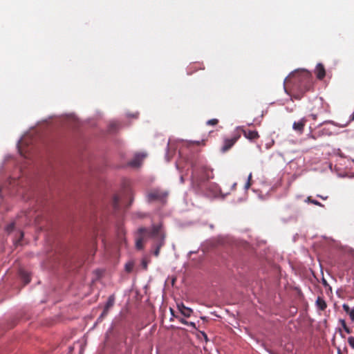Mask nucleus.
Segmentation results:
<instances>
[{"label": "nucleus", "instance_id": "obj_8", "mask_svg": "<svg viewBox=\"0 0 354 354\" xmlns=\"http://www.w3.org/2000/svg\"><path fill=\"white\" fill-rule=\"evenodd\" d=\"M307 119L306 118H302L297 122H295L292 124V129L299 133H302L304 131V127L306 124Z\"/></svg>", "mask_w": 354, "mask_h": 354}, {"label": "nucleus", "instance_id": "obj_10", "mask_svg": "<svg viewBox=\"0 0 354 354\" xmlns=\"http://www.w3.org/2000/svg\"><path fill=\"white\" fill-rule=\"evenodd\" d=\"M315 73L317 79L322 80L326 75V71L322 64H318L316 66Z\"/></svg>", "mask_w": 354, "mask_h": 354}, {"label": "nucleus", "instance_id": "obj_30", "mask_svg": "<svg viewBox=\"0 0 354 354\" xmlns=\"http://www.w3.org/2000/svg\"><path fill=\"white\" fill-rule=\"evenodd\" d=\"M317 197L321 198L323 200H326L328 198V196H324L321 195H317Z\"/></svg>", "mask_w": 354, "mask_h": 354}, {"label": "nucleus", "instance_id": "obj_13", "mask_svg": "<svg viewBox=\"0 0 354 354\" xmlns=\"http://www.w3.org/2000/svg\"><path fill=\"white\" fill-rule=\"evenodd\" d=\"M114 303H115V297H114V295H112L109 297L104 308L109 310L111 308H112L113 306Z\"/></svg>", "mask_w": 354, "mask_h": 354}, {"label": "nucleus", "instance_id": "obj_29", "mask_svg": "<svg viewBox=\"0 0 354 354\" xmlns=\"http://www.w3.org/2000/svg\"><path fill=\"white\" fill-rule=\"evenodd\" d=\"M137 216L139 218H143V217L146 216V214H143V213H137Z\"/></svg>", "mask_w": 354, "mask_h": 354}, {"label": "nucleus", "instance_id": "obj_31", "mask_svg": "<svg viewBox=\"0 0 354 354\" xmlns=\"http://www.w3.org/2000/svg\"><path fill=\"white\" fill-rule=\"evenodd\" d=\"M313 120H315L317 119V115L316 114H311L310 115Z\"/></svg>", "mask_w": 354, "mask_h": 354}, {"label": "nucleus", "instance_id": "obj_36", "mask_svg": "<svg viewBox=\"0 0 354 354\" xmlns=\"http://www.w3.org/2000/svg\"><path fill=\"white\" fill-rule=\"evenodd\" d=\"M323 284L324 286H327L328 285L327 281L324 279H323Z\"/></svg>", "mask_w": 354, "mask_h": 354}, {"label": "nucleus", "instance_id": "obj_33", "mask_svg": "<svg viewBox=\"0 0 354 354\" xmlns=\"http://www.w3.org/2000/svg\"><path fill=\"white\" fill-rule=\"evenodd\" d=\"M202 334H203V338H205V340H207V335L205 333H203V332L202 333Z\"/></svg>", "mask_w": 354, "mask_h": 354}, {"label": "nucleus", "instance_id": "obj_34", "mask_svg": "<svg viewBox=\"0 0 354 354\" xmlns=\"http://www.w3.org/2000/svg\"><path fill=\"white\" fill-rule=\"evenodd\" d=\"M351 121H353L354 120V113L351 115V119H350Z\"/></svg>", "mask_w": 354, "mask_h": 354}, {"label": "nucleus", "instance_id": "obj_11", "mask_svg": "<svg viewBox=\"0 0 354 354\" xmlns=\"http://www.w3.org/2000/svg\"><path fill=\"white\" fill-rule=\"evenodd\" d=\"M316 305L317 308L321 310H324L327 308V304L325 300L321 297H317L316 301Z\"/></svg>", "mask_w": 354, "mask_h": 354}, {"label": "nucleus", "instance_id": "obj_38", "mask_svg": "<svg viewBox=\"0 0 354 354\" xmlns=\"http://www.w3.org/2000/svg\"><path fill=\"white\" fill-rule=\"evenodd\" d=\"M170 311H171V315H174V310H173V309H172V308H170Z\"/></svg>", "mask_w": 354, "mask_h": 354}, {"label": "nucleus", "instance_id": "obj_21", "mask_svg": "<svg viewBox=\"0 0 354 354\" xmlns=\"http://www.w3.org/2000/svg\"><path fill=\"white\" fill-rule=\"evenodd\" d=\"M348 343L349 346L354 349V337L351 336L348 338Z\"/></svg>", "mask_w": 354, "mask_h": 354}, {"label": "nucleus", "instance_id": "obj_28", "mask_svg": "<svg viewBox=\"0 0 354 354\" xmlns=\"http://www.w3.org/2000/svg\"><path fill=\"white\" fill-rule=\"evenodd\" d=\"M14 228V224H10L7 227V230L8 231H11L12 230V229Z\"/></svg>", "mask_w": 354, "mask_h": 354}, {"label": "nucleus", "instance_id": "obj_1", "mask_svg": "<svg viewBox=\"0 0 354 354\" xmlns=\"http://www.w3.org/2000/svg\"><path fill=\"white\" fill-rule=\"evenodd\" d=\"M286 93L296 100H300L304 93L313 88L311 73L306 70H296L284 80Z\"/></svg>", "mask_w": 354, "mask_h": 354}, {"label": "nucleus", "instance_id": "obj_20", "mask_svg": "<svg viewBox=\"0 0 354 354\" xmlns=\"http://www.w3.org/2000/svg\"><path fill=\"white\" fill-rule=\"evenodd\" d=\"M218 123V120L215 118L209 120L207 122V124H208V125H216Z\"/></svg>", "mask_w": 354, "mask_h": 354}, {"label": "nucleus", "instance_id": "obj_25", "mask_svg": "<svg viewBox=\"0 0 354 354\" xmlns=\"http://www.w3.org/2000/svg\"><path fill=\"white\" fill-rule=\"evenodd\" d=\"M133 268V264L132 263H127L126 265V270L127 272H131Z\"/></svg>", "mask_w": 354, "mask_h": 354}, {"label": "nucleus", "instance_id": "obj_19", "mask_svg": "<svg viewBox=\"0 0 354 354\" xmlns=\"http://www.w3.org/2000/svg\"><path fill=\"white\" fill-rule=\"evenodd\" d=\"M307 201L308 202H310V203L314 204L315 205L320 206V207L323 206V205L321 203H319V201H317L316 200L313 199L310 196L308 197Z\"/></svg>", "mask_w": 354, "mask_h": 354}, {"label": "nucleus", "instance_id": "obj_39", "mask_svg": "<svg viewBox=\"0 0 354 354\" xmlns=\"http://www.w3.org/2000/svg\"><path fill=\"white\" fill-rule=\"evenodd\" d=\"M193 73V71H189L188 74H192Z\"/></svg>", "mask_w": 354, "mask_h": 354}, {"label": "nucleus", "instance_id": "obj_18", "mask_svg": "<svg viewBox=\"0 0 354 354\" xmlns=\"http://www.w3.org/2000/svg\"><path fill=\"white\" fill-rule=\"evenodd\" d=\"M340 323L346 333H347L348 334L351 333V330L347 326L345 320L340 319Z\"/></svg>", "mask_w": 354, "mask_h": 354}, {"label": "nucleus", "instance_id": "obj_5", "mask_svg": "<svg viewBox=\"0 0 354 354\" xmlns=\"http://www.w3.org/2000/svg\"><path fill=\"white\" fill-rule=\"evenodd\" d=\"M240 138L241 132H239V129H236L230 138L224 139L223 145L221 147V151L225 153L230 150Z\"/></svg>", "mask_w": 354, "mask_h": 354}, {"label": "nucleus", "instance_id": "obj_3", "mask_svg": "<svg viewBox=\"0 0 354 354\" xmlns=\"http://www.w3.org/2000/svg\"><path fill=\"white\" fill-rule=\"evenodd\" d=\"M138 233L142 235H147L155 240V243L162 242L165 243V232L162 228L161 223L158 225H153L150 229L141 227L138 230Z\"/></svg>", "mask_w": 354, "mask_h": 354}, {"label": "nucleus", "instance_id": "obj_35", "mask_svg": "<svg viewBox=\"0 0 354 354\" xmlns=\"http://www.w3.org/2000/svg\"><path fill=\"white\" fill-rule=\"evenodd\" d=\"M180 182L181 183H184L185 182L184 177L183 176L180 177Z\"/></svg>", "mask_w": 354, "mask_h": 354}, {"label": "nucleus", "instance_id": "obj_27", "mask_svg": "<svg viewBox=\"0 0 354 354\" xmlns=\"http://www.w3.org/2000/svg\"><path fill=\"white\" fill-rule=\"evenodd\" d=\"M179 321H180L182 324H185V325H188V324H189V322L186 321V320H185V319H183V318H180V319H179Z\"/></svg>", "mask_w": 354, "mask_h": 354}, {"label": "nucleus", "instance_id": "obj_26", "mask_svg": "<svg viewBox=\"0 0 354 354\" xmlns=\"http://www.w3.org/2000/svg\"><path fill=\"white\" fill-rule=\"evenodd\" d=\"M349 317L352 321H354V309H353L349 313Z\"/></svg>", "mask_w": 354, "mask_h": 354}, {"label": "nucleus", "instance_id": "obj_17", "mask_svg": "<svg viewBox=\"0 0 354 354\" xmlns=\"http://www.w3.org/2000/svg\"><path fill=\"white\" fill-rule=\"evenodd\" d=\"M124 193L127 195V196H129L130 198V202H129V203L128 204V205L127 207H129L131 205V203H132V202L133 201L132 191H131V189L130 188H126L124 189Z\"/></svg>", "mask_w": 354, "mask_h": 354}, {"label": "nucleus", "instance_id": "obj_12", "mask_svg": "<svg viewBox=\"0 0 354 354\" xmlns=\"http://www.w3.org/2000/svg\"><path fill=\"white\" fill-rule=\"evenodd\" d=\"M19 274L25 284H28L30 281V277L28 272H26L24 270H21L19 271Z\"/></svg>", "mask_w": 354, "mask_h": 354}, {"label": "nucleus", "instance_id": "obj_4", "mask_svg": "<svg viewBox=\"0 0 354 354\" xmlns=\"http://www.w3.org/2000/svg\"><path fill=\"white\" fill-rule=\"evenodd\" d=\"M168 194V192L165 190L161 189H153L147 194V198L149 202L156 201L165 203Z\"/></svg>", "mask_w": 354, "mask_h": 354}, {"label": "nucleus", "instance_id": "obj_16", "mask_svg": "<svg viewBox=\"0 0 354 354\" xmlns=\"http://www.w3.org/2000/svg\"><path fill=\"white\" fill-rule=\"evenodd\" d=\"M136 248L138 250H142L144 247V238L140 236L136 239Z\"/></svg>", "mask_w": 354, "mask_h": 354}, {"label": "nucleus", "instance_id": "obj_32", "mask_svg": "<svg viewBox=\"0 0 354 354\" xmlns=\"http://www.w3.org/2000/svg\"><path fill=\"white\" fill-rule=\"evenodd\" d=\"M187 326H190L195 328V324L194 322H189V324Z\"/></svg>", "mask_w": 354, "mask_h": 354}, {"label": "nucleus", "instance_id": "obj_24", "mask_svg": "<svg viewBox=\"0 0 354 354\" xmlns=\"http://www.w3.org/2000/svg\"><path fill=\"white\" fill-rule=\"evenodd\" d=\"M109 310V309L104 308V310H103L102 314L100 315V318H103V317H106L108 315Z\"/></svg>", "mask_w": 354, "mask_h": 354}, {"label": "nucleus", "instance_id": "obj_23", "mask_svg": "<svg viewBox=\"0 0 354 354\" xmlns=\"http://www.w3.org/2000/svg\"><path fill=\"white\" fill-rule=\"evenodd\" d=\"M342 308L344 309V310L346 313H349L352 310H351L349 306L346 304H344L342 305Z\"/></svg>", "mask_w": 354, "mask_h": 354}, {"label": "nucleus", "instance_id": "obj_14", "mask_svg": "<svg viewBox=\"0 0 354 354\" xmlns=\"http://www.w3.org/2000/svg\"><path fill=\"white\" fill-rule=\"evenodd\" d=\"M165 245V243L162 242H158L155 243V250L153 252V254L156 257H158L160 254V248Z\"/></svg>", "mask_w": 354, "mask_h": 354}, {"label": "nucleus", "instance_id": "obj_9", "mask_svg": "<svg viewBox=\"0 0 354 354\" xmlns=\"http://www.w3.org/2000/svg\"><path fill=\"white\" fill-rule=\"evenodd\" d=\"M178 309L186 317H189L193 313L192 309L190 308L186 307L183 303H180L177 304Z\"/></svg>", "mask_w": 354, "mask_h": 354}, {"label": "nucleus", "instance_id": "obj_15", "mask_svg": "<svg viewBox=\"0 0 354 354\" xmlns=\"http://www.w3.org/2000/svg\"><path fill=\"white\" fill-rule=\"evenodd\" d=\"M120 198L118 195L114 196L112 201V205L114 209L117 210L119 209V203H120Z\"/></svg>", "mask_w": 354, "mask_h": 354}, {"label": "nucleus", "instance_id": "obj_22", "mask_svg": "<svg viewBox=\"0 0 354 354\" xmlns=\"http://www.w3.org/2000/svg\"><path fill=\"white\" fill-rule=\"evenodd\" d=\"M252 174H250L248 178V182L245 185V189H248L251 186Z\"/></svg>", "mask_w": 354, "mask_h": 354}, {"label": "nucleus", "instance_id": "obj_6", "mask_svg": "<svg viewBox=\"0 0 354 354\" xmlns=\"http://www.w3.org/2000/svg\"><path fill=\"white\" fill-rule=\"evenodd\" d=\"M146 156L147 154L144 153H136L133 158L129 162V165L133 167H140Z\"/></svg>", "mask_w": 354, "mask_h": 354}, {"label": "nucleus", "instance_id": "obj_7", "mask_svg": "<svg viewBox=\"0 0 354 354\" xmlns=\"http://www.w3.org/2000/svg\"><path fill=\"white\" fill-rule=\"evenodd\" d=\"M237 129L242 131L243 136L248 140L253 141L259 138V135L257 131L244 129L243 128H238Z\"/></svg>", "mask_w": 354, "mask_h": 354}, {"label": "nucleus", "instance_id": "obj_37", "mask_svg": "<svg viewBox=\"0 0 354 354\" xmlns=\"http://www.w3.org/2000/svg\"><path fill=\"white\" fill-rule=\"evenodd\" d=\"M142 264H143V267L146 269V268H147V263L143 262V263H142Z\"/></svg>", "mask_w": 354, "mask_h": 354}, {"label": "nucleus", "instance_id": "obj_40", "mask_svg": "<svg viewBox=\"0 0 354 354\" xmlns=\"http://www.w3.org/2000/svg\"><path fill=\"white\" fill-rule=\"evenodd\" d=\"M328 123H333L332 121H327Z\"/></svg>", "mask_w": 354, "mask_h": 354}, {"label": "nucleus", "instance_id": "obj_2", "mask_svg": "<svg viewBox=\"0 0 354 354\" xmlns=\"http://www.w3.org/2000/svg\"><path fill=\"white\" fill-rule=\"evenodd\" d=\"M191 181L192 187L198 192H204L207 188V182L214 178L213 169L200 163L192 165Z\"/></svg>", "mask_w": 354, "mask_h": 354}]
</instances>
